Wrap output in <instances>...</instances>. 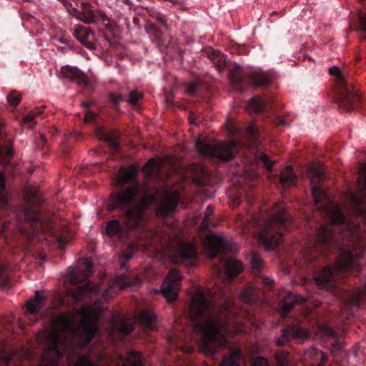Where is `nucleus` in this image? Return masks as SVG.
<instances>
[{"instance_id":"1","label":"nucleus","mask_w":366,"mask_h":366,"mask_svg":"<svg viewBox=\"0 0 366 366\" xmlns=\"http://www.w3.org/2000/svg\"><path fill=\"white\" fill-rule=\"evenodd\" d=\"M331 223L319 225L315 231L313 242L307 248L305 260L312 267H319V259H326L330 254H335V264L320 268L314 274L315 284L320 289L332 290L335 286L336 273L357 272L360 267L355 255L350 248V242L357 237L360 232L358 224L346 220L341 209L337 207L328 211Z\"/></svg>"},{"instance_id":"2","label":"nucleus","mask_w":366,"mask_h":366,"mask_svg":"<svg viewBox=\"0 0 366 366\" xmlns=\"http://www.w3.org/2000/svg\"><path fill=\"white\" fill-rule=\"evenodd\" d=\"M121 186L128 187L121 192H112L108 210L116 209L121 211L120 219H112L107 222L105 231L109 237H117L121 241L130 239L134 230L139 227L144 219V209L153 200L150 194H144L140 204H137L141 197L143 187L137 179V170L133 167L122 169L117 177Z\"/></svg>"},{"instance_id":"3","label":"nucleus","mask_w":366,"mask_h":366,"mask_svg":"<svg viewBox=\"0 0 366 366\" xmlns=\"http://www.w3.org/2000/svg\"><path fill=\"white\" fill-rule=\"evenodd\" d=\"M227 306L217 307L210 290L197 287L188 307L193 330L201 337V345L207 355H214L230 347L226 337Z\"/></svg>"},{"instance_id":"4","label":"nucleus","mask_w":366,"mask_h":366,"mask_svg":"<svg viewBox=\"0 0 366 366\" xmlns=\"http://www.w3.org/2000/svg\"><path fill=\"white\" fill-rule=\"evenodd\" d=\"M13 224L28 237L37 235L45 231L44 220L39 212L26 206L11 208L6 187L4 175L0 172V227L1 232Z\"/></svg>"},{"instance_id":"5","label":"nucleus","mask_w":366,"mask_h":366,"mask_svg":"<svg viewBox=\"0 0 366 366\" xmlns=\"http://www.w3.org/2000/svg\"><path fill=\"white\" fill-rule=\"evenodd\" d=\"M73 330L74 323L66 315L61 314L52 320L51 327L39 336V341L44 345L39 366H59L63 357L59 345Z\"/></svg>"},{"instance_id":"6","label":"nucleus","mask_w":366,"mask_h":366,"mask_svg":"<svg viewBox=\"0 0 366 366\" xmlns=\"http://www.w3.org/2000/svg\"><path fill=\"white\" fill-rule=\"evenodd\" d=\"M254 221L258 227L259 241L266 249L273 250L281 244L284 232L288 230L290 216L284 204H277L266 219Z\"/></svg>"},{"instance_id":"7","label":"nucleus","mask_w":366,"mask_h":366,"mask_svg":"<svg viewBox=\"0 0 366 366\" xmlns=\"http://www.w3.org/2000/svg\"><path fill=\"white\" fill-rule=\"evenodd\" d=\"M252 272L254 276V285L245 287L239 295L242 302L254 305L260 300L259 293H265L274 285V280L263 273L264 262L261 257L252 252L249 257Z\"/></svg>"},{"instance_id":"8","label":"nucleus","mask_w":366,"mask_h":366,"mask_svg":"<svg viewBox=\"0 0 366 366\" xmlns=\"http://www.w3.org/2000/svg\"><path fill=\"white\" fill-rule=\"evenodd\" d=\"M85 269L83 271L69 268L67 278L69 282L74 285L84 282L81 285H77L69 289L67 293L74 302H80L84 297L97 296L102 293L100 285L94 284L88 280L89 275L92 272L93 263L89 260H84Z\"/></svg>"},{"instance_id":"9","label":"nucleus","mask_w":366,"mask_h":366,"mask_svg":"<svg viewBox=\"0 0 366 366\" xmlns=\"http://www.w3.org/2000/svg\"><path fill=\"white\" fill-rule=\"evenodd\" d=\"M329 73L335 77L337 92L335 99L339 107L343 111L350 112L359 107L361 99L357 91L344 76L340 68L332 66L329 69Z\"/></svg>"},{"instance_id":"10","label":"nucleus","mask_w":366,"mask_h":366,"mask_svg":"<svg viewBox=\"0 0 366 366\" xmlns=\"http://www.w3.org/2000/svg\"><path fill=\"white\" fill-rule=\"evenodd\" d=\"M195 147L199 154L206 158H214L222 161L232 159L238 151L237 143L231 141L229 142H207L198 139Z\"/></svg>"},{"instance_id":"11","label":"nucleus","mask_w":366,"mask_h":366,"mask_svg":"<svg viewBox=\"0 0 366 366\" xmlns=\"http://www.w3.org/2000/svg\"><path fill=\"white\" fill-rule=\"evenodd\" d=\"M68 13L84 21L86 24H95L97 19L99 18L103 22L109 21V16L102 11H94L92 5L85 1L81 3V10L77 9L73 4H66Z\"/></svg>"},{"instance_id":"12","label":"nucleus","mask_w":366,"mask_h":366,"mask_svg":"<svg viewBox=\"0 0 366 366\" xmlns=\"http://www.w3.org/2000/svg\"><path fill=\"white\" fill-rule=\"evenodd\" d=\"M204 247L206 254L211 259L219 254L223 256L232 250L226 239L217 235H208L204 241Z\"/></svg>"},{"instance_id":"13","label":"nucleus","mask_w":366,"mask_h":366,"mask_svg":"<svg viewBox=\"0 0 366 366\" xmlns=\"http://www.w3.org/2000/svg\"><path fill=\"white\" fill-rule=\"evenodd\" d=\"M182 282L179 272L175 269H171L166 276L161 286L163 295L170 302L177 298V293Z\"/></svg>"},{"instance_id":"14","label":"nucleus","mask_w":366,"mask_h":366,"mask_svg":"<svg viewBox=\"0 0 366 366\" xmlns=\"http://www.w3.org/2000/svg\"><path fill=\"white\" fill-rule=\"evenodd\" d=\"M366 298V285L362 290L348 292L341 302L342 310L348 316H355Z\"/></svg>"},{"instance_id":"15","label":"nucleus","mask_w":366,"mask_h":366,"mask_svg":"<svg viewBox=\"0 0 366 366\" xmlns=\"http://www.w3.org/2000/svg\"><path fill=\"white\" fill-rule=\"evenodd\" d=\"M309 337L307 331L297 325H288L282 330V334L276 340V345L283 347L292 340H305Z\"/></svg>"},{"instance_id":"16","label":"nucleus","mask_w":366,"mask_h":366,"mask_svg":"<svg viewBox=\"0 0 366 366\" xmlns=\"http://www.w3.org/2000/svg\"><path fill=\"white\" fill-rule=\"evenodd\" d=\"M73 35L89 49H96V35L89 28L76 24L73 29Z\"/></svg>"},{"instance_id":"17","label":"nucleus","mask_w":366,"mask_h":366,"mask_svg":"<svg viewBox=\"0 0 366 366\" xmlns=\"http://www.w3.org/2000/svg\"><path fill=\"white\" fill-rule=\"evenodd\" d=\"M61 74L70 81L76 82L79 85L86 88L91 87V83L87 76L78 68L64 66L61 69Z\"/></svg>"},{"instance_id":"18","label":"nucleus","mask_w":366,"mask_h":366,"mask_svg":"<svg viewBox=\"0 0 366 366\" xmlns=\"http://www.w3.org/2000/svg\"><path fill=\"white\" fill-rule=\"evenodd\" d=\"M178 201V198L175 196H165L164 197L162 198L157 207V214L162 217H168L177 208Z\"/></svg>"},{"instance_id":"19","label":"nucleus","mask_w":366,"mask_h":366,"mask_svg":"<svg viewBox=\"0 0 366 366\" xmlns=\"http://www.w3.org/2000/svg\"><path fill=\"white\" fill-rule=\"evenodd\" d=\"M197 249L194 244H181L176 250L174 261L182 263L186 260L192 259L196 257Z\"/></svg>"},{"instance_id":"20","label":"nucleus","mask_w":366,"mask_h":366,"mask_svg":"<svg viewBox=\"0 0 366 366\" xmlns=\"http://www.w3.org/2000/svg\"><path fill=\"white\" fill-rule=\"evenodd\" d=\"M205 54L219 71H222L225 68L227 65V58L224 54L212 48L207 49Z\"/></svg>"},{"instance_id":"21","label":"nucleus","mask_w":366,"mask_h":366,"mask_svg":"<svg viewBox=\"0 0 366 366\" xmlns=\"http://www.w3.org/2000/svg\"><path fill=\"white\" fill-rule=\"evenodd\" d=\"M304 301V298L297 297L292 292H287L284 298L279 302L278 305L281 311L286 315L292 310L295 304Z\"/></svg>"},{"instance_id":"22","label":"nucleus","mask_w":366,"mask_h":366,"mask_svg":"<svg viewBox=\"0 0 366 366\" xmlns=\"http://www.w3.org/2000/svg\"><path fill=\"white\" fill-rule=\"evenodd\" d=\"M45 298L39 292H36L35 297L26 303L27 312L33 316H37L44 305Z\"/></svg>"},{"instance_id":"23","label":"nucleus","mask_w":366,"mask_h":366,"mask_svg":"<svg viewBox=\"0 0 366 366\" xmlns=\"http://www.w3.org/2000/svg\"><path fill=\"white\" fill-rule=\"evenodd\" d=\"M229 78L234 87L241 90L243 89L244 76L239 65L234 64L229 69Z\"/></svg>"},{"instance_id":"24","label":"nucleus","mask_w":366,"mask_h":366,"mask_svg":"<svg viewBox=\"0 0 366 366\" xmlns=\"http://www.w3.org/2000/svg\"><path fill=\"white\" fill-rule=\"evenodd\" d=\"M81 327L86 335L83 346L86 347L91 342L94 335L99 332V327L96 322L88 320H84Z\"/></svg>"},{"instance_id":"25","label":"nucleus","mask_w":366,"mask_h":366,"mask_svg":"<svg viewBox=\"0 0 366 366\" xmlns=\"http://www.w3.org/2000/svg\"><path fill=\"white\" fill-rule=\"evenodd\" d=\"M297 179V177L292 167H287L280 173V182L284 187L295 185Z\"/></svg>"},{"instance_id":"26","label":"nucleus","mask_w":366,"mask_h":366,"mask_svg":"<svg viewBox=\"0 0 366 366\" xmlns=\"http://www.w3.org/2000/svg\"><path fill=\"white\" fill-rule=\"evenodd\" d=\"M138 321L146 328L153 330L155 327L156 315L151 311L143 310L137 315Z\"/></svg>"},{"instance_id":"27","label":"nucleus","mask_w":366,"mask_h":366,"mask_svg":"<svg viewBox=\"0 0 366 366\" xmlns=\"http://www.w3.org/2000/svg\"><path fill=\"white\" fill-rule=\"evenodd\" d=\"M243 266L240 261L230 259L225 263V273L228 278L233 279L242 271Z\"/></svg>"},{"instance_id":"28","label":"nucleus","mask_w":366,"mask_h":366,"mask_svg":"<svg viewBox=\"0 0 366 366\" xmlns=\"http://www.w3.org/2000/svg\"><path fill=\"white\" fill-rule=\"evenodd\" d=\"M248 79L254 86L266 87L271 81V78L264 72L252 73L248 76Z\"/></svg>"},{"instance_id":"29","label":"nucleus","mask_w":366,"mask_h":366,"mask_svg":"<svg viewBox=\"0 0 366 366\" xmlns=\"http://www.w3.org/2000/svg\"><path fill=\"white\" fill-rule=\"evenodd\" d=\"M13 155L12 142L10 140L0 145V158L2 164H7Z\"/></svg>"},{"instance_id":"30","label":"nucleus","mask_w":366,"mask_h":366,"mask_svg":"<svg viewBox=\"0 0 366 366\" xmlns=\"http://www.w3.org/2000/svg\"><path fill=\"white\" fill-rule=\"evenodd\" d=\"M247 107L254 112L264 113L266 110V102L261 97L256 96L249 100Z\"/></svg>"},{"instance_id":"31","label":"nucleus","mask_w":366,"mask_h":366,"mask_svg":"<svg viewBox=\"0 0 366 366\" xmlns=\"http://www.w3.org/2000/svg\"><path fill=\"white\" fill-rule=\"evenodd\" d=\"M355 29L360 32V39L366 41V11H360L358 13Z\"/></svg>"},{"instance_id":"32","label":"nucleus","mask_w":366,"mask_h":366,"mask_svg":"<svg viewBox=\"0 0 366 366\" xmlns=\"http://www.w3.org/2000/svg\"><path fill=\"white\" fill-rule=\"evenodd\" d=\"M117 327L120 333L128 335L134 330L135 322L130 318L121 319Z\"/></svg>"},{"instance_id":"33","label":"nucleus","mask_w":366,"mask_h":366,"mask_svg":"<svg viewBox=\"0 0 366 366\" xmlns=\"http://www.w3.org/2000/svg\"><path fill=\"white\" fill-rule=\"evenodd\" d=\"M46 107H37L34 109L29 112L23 119V123L28 124L29 127H32L36 124L35 118L44 112V109Z\"/></svg>"},{"instance_id":"34","label":"nucleus","mask_w":366,"mask_h":366,"mask_svg":"<svg viewBox=\"0 0 366 366\" xmlns=\"http://www.w3.org/2000/svg\"><path fill=\"white\" fill-rule=\"evenodd\" d=\"M239 357L240 353L238 351H233L228 356H224L220 366H239L237 361Z\"/></svg>"},{"instance_id":"35","label":"nucleus","mask_w":366,"mask_h":366,"mask_svg":"<svg viewBox=\"0 0 366 366\" xmlns=\"http://www.w3.org/2000/svg\"><path fill=\"white\" fill-rule=\"evenodd\" d=\"M312 195L317 205V204L326 203L328 201V197L325 192L317 186L312 187Z\"/></svg>"},{"instance_id":"36","label":"nucleus","mask_w":366,"mask_h":366,"mask_svg":"<svg viewBox=\"0 0 366 366\" xmlns=\"http://www.w3.org/2000/svg\"><path fill=\"white\" fill-rule=\"evenodd\" d=\"M100 139L106 141L114 151L117 152L119 149V143L117 141V137L114 135L109 133H102L100 136Z\"/></svg>"},{"instance_id":"37","label":"nucleus","mask_w":366,"mask_h":366,"mask_svg":"<svg viewBox=\"0 0 366 366\" xmlns=\"http://www.w3.org/2000/svg\"><path fill=\"white\" fill-rule=\"evenodd\" d=\"M143 98L142 93L137 90H131L129 92V97L126 100L129 104L136 109L139 108V102Z\"/></svg>"},{"instance_id":"38","label":"nucleus","mask_w":366,"mask_h":366,"mask_svg":"<svg viewBox=\"0 0 366 366\" xmlns=\"http://www.w3.org/2000/svg\"><path fill=\"white\" fill-rule=\"evenodd\" d=\"M127 362L129 366H144L142 354L136 351H132L129 353Z\"/></svg>"},{"instance_id":"39","label":"nucleus","mask_w":366,"mask_h":366,"mask_svg":"<svg viewBox=\"0 0 366 366\" xmlns=\"http://www.w3.org/2000/svg\"><path fill=\"white\" fill-rule=\"evenodd\" d=\"M214 214V206L209 204L204 212V218L202 222V226L204 229H207L210 226V217Z\"/></svg>"},{"instance_id":"40","label":"nucleus","mask_w":366,"mask_h":366,"mask_svg":"<svg viewBox=\"0 0 366 366\" xmlns=\"http://www.w3.org/2000/svg\"><path fill=\"white\" fill-rule=\"evenodd\" d=\"M247 133L254 145H257L259 142L258 129L253 124H249L247 127Z\"/></svg>"},{"instance_id":"41","label":"nucleus","mask_w":366,"mask_h":366,"mask_svg":"<svg viewBox=\"0 0 366 366\" xmlns=\"http://www.w3.org/2000/svg\"><path fill=\"white\" fill-rule=\"evenodd\" d=\"M194 181L198 185H204L207 182V174L205 169L202 167L199 169V174H194Z\"/></svg>"},{"instance_id":"42","label":"nucleus","mask_w":366,"mask_h":366,"mask_svg":"<svg viewBox=\"0 0 366 366\" xmlns=\"http://www.w3.org/2000/svg\"><path fill=\"white\" fill-rule=\"evenodd\" d=\"M144 168L146 170L147 175L152 176L159 170V165L154 159H151L145 164Z\"/></svg>"},{"instance_id":"43","label":"nucleus","mask_w":366,"mask_h":366,"mask_svg":"<svg viewBox=\"0 0 366 366\" xmlns=\"http://www.w3.org/2000/svg\"><path fill=\"white\" fill-rule=\"evenodd\" d=\"M7 101L12 107H16L21 102V94L16 91H12L7 95Z\"/></svg>"},{"instance_id":"44","label":"nucleus","mask_w":366,"mask_h":366,"mask_svg":"<svg viewBox=\"0 0 366 366\" xmlns=\"http://www.w3.org/2000/svg\"><path fill=\"white\" fill-rule=\"evenodd\" d=\"M257 156L258 159L263 163L267 169L271 171L274 162L272 161L269 156L264 152H259Z\"/></svg>"},{"instance_id":"45","label":"nucleus","mask_w":366,"mask_h":366,"mask_svg":"<svg viewBox=\"0 0 366 366\" xmlns=\"http://www.w3.org/2000/svg\"><path fill=\"white\" fill-rule=\"evenodd\" d=\"M312 174V183L315 184L316 182L322 181L325 178V173L317 167L311 168Z\"/></svg>"},{"instance_id":"46","label":"nucleus","mask_w":366,"mask_h":366,"mask_svg":"<svg viewBox=\"0 0 366 366\" xmlns=\"http://www.w3.org/2000/svg\"><path fill=\"white\" fill-rule=\"evenodd\" d=\"M109 100L113 104V107L118 110L119 103L123 101L122 96L121 94H117L114 93H110L109 94Z\"/></svg>"},{"instance_id":"47","label":"nucleus","mask_w":366,"mask_h":366,"mask_svg":"<svg viewBox=\"0 0 366 366\" xmlns=\"http://www.w3.org/2000/svg\"><path fill=\"white\" fill-rule=\"evenodd\" d=\"M118 19L122 26H125L128 30L132 29L129 17L125 16L124 14H120L118 16Z\"/></svg>"},{"instance_id":"48","label":"nucleus","mask_w":366,"mask_h":366,"mask_svg":"<svg viewBox=\"0 0 366 366\" xmlns=\"http://www.w3.org/2000/svg\"><path fill=\"white\" fill-rule=\"evenodd\" d=\"M247 51V49L245 46L239 44L234 46L232 51V52H237L239 54H245Z\"/></svg>"},{"instance_id":"49","label":"nucleus","mask_w":366,"mask_h":366,"mask_svg":"<svg viewBox=\"0 0 366 366\" xmlns=\"http://www.w3.org/2000/svg\"><path fill=\"white\" fill-rule=\"evenodd\" d=\"M274 123L277 125V126H287L289 125V122H287V120L286 119V118L285 117H282V116H277L274 118Z\"/></svg>"},{"instance_id":"50","label":"nucleus","mask_w":366,"mask_h":366,"mask_svg":"<svg viewBox=\"0 0 366 366\" xmlns=\"http://www.w3.org/2000/svg\"><path fill=\"white\" fill-rule=\"evenodd\" d=\"M253 366H268L267 360L262 357H258L254 361Z\"/></svg>"},{"instance_id":"51","label":"nucleus","mask_w":366,"mask_h":366,"mask_svg":"<svg viewBox=\"0 0 366 366\" xmlns=\"http://www.w3.org/2000/svg\"><path fill=\"white\" fill-rule=\"evenodd\" d=\"M107 23L104 24V27L107 31L114 33L116 31L117 25L115 23H111L110 19H109V21H107Z\"/></svg>"},{"instance_id":"52","label":"nucleus","mask_w":366,"mask_h":366,"mask_svg":"<svg viewBox=\"0 0 366 366\" xmlns=\"http://www.w3.org/2000/svg\"><path fill=\"white\" fill-rule=\"evenodd\" d=\"M157 21L164 26H167V19L164 15L162 14H157L156 16Z\"/></svg>"},{"instance_id":"53","label":"nucleus","mask_w":366,"mask_h":366,"mask_svg":"<svg viewBox=\"0 0 366 366\" xmlns=\"http://www.w3.org/2000/svg\"><path fill=\"white\" fill-rule=\"evenodd\" d=\"M197 85L195 84H189L187 88V92L189 94L193 95L197 91Z\"/></svg>"},{"instance_id":"54","label":"nucleus","mask_w":366,"mask_h":366,"mask_svg":"<svg viewBox=\"0 0 366 366\" xmlns=\"http://www.w3.org/2000/svg\"><path fill=\"white\" fill-rule=\"evenodd\" d=\"M122 257L125 258L126 260H129L133 257V252L131 248H129V249L126 252H124L122 254Z\"/></svg>"},{"instance_id":"55","label":"nucleus","mask_w":366,"mask_h":366,"mask_svg":"<svg viewBox=\"0 0 366 366\" xmlns=\"http://www.w3.org/2000/svg\"><path fill=\"white\" fill-rule=\"evenodd\" d=\"M117 284L118 285H122V288H124V287H127L129 285V283H127V282H125V280H124V277L123 276H121L118 280H117Z\"/></svg>"},{"instance_id":"56","label":"nucleus","mask_w":366,"mask_h":366,"mask_svg":"<svg viewBox=\"0 0 366 366\" xmlns=\"http://www.w3.org/2000/svg\"><path fill=\"white\" fill-rule=\"evenodd\" d=\"M287 353L285 354L282 356L277 357V361L280 365H284L287 362Z\"/></svg>"},{"instance_id":"57","label":"nucleus","mask_w":366,"mask_h":366,"mask_svg":"<svg viewBox=\"0 0 366 366\" xmlns=\"http://www.w3.org/2000/svg\"><path fill=\"white\" fill-rule=\"evenodd\" d=\"M132 22L134 24V25L137 28H140V19L139 18H138L137 16H134L133 17L132 19Z\"/></svg>"},{"instance_id":"58","label":"nucleus","mask_w":366,"mask_h":366,"mask_svg":"<svg viewBox=\"0 0 366 366\" xmlns=\"http://www.w3.org/2000/svg\"><path fill=\"white\" fill-rule=\"evenodd\" d=\"M189 120L190 122V124H197L198 122H200V120H196L192 117V114L189 115Z\"/></svg>"},{"instance_id":"59","label":"nucleus","mask_w":366,"mask_h":366,"mask_svg":"<svg viewBox=\"0 0 366 366\" xmlns=\"http://www.w3.org/2000/svg\"><path fill=\"white\" fill-rule=\"evenodd\" d=\"M123 3L126 5H128L129 7V9L132 8V1L130 0H123Z\"/></svg>"},{"instance_id":"60","label":"nucleus","mask_w":366,"mask_h":366,"mask_svg":"<svg viewBox=\"0 0 366 366\" xmlns=\"http://www.w3.org/2000/svg\"><path fill=\"white\" fill-rule=\"evenodd\" d=\"M108 292H109L108 290L103 291L102 294V297H104L105 299L107 298Z\"/></svg>"},{"instance_id":"61","label":"nucleus","mask_w":366,"mask_h":366,"mask_svg":"<svg viewBox=\"0 0 366 366\" xmlns=\"http://www.w3.org/2000/svg\"><path fill=\"white\" fill-rule=\"evenodd\" d=\"M322 365H323L326 362L327 358L325 357V355L323 354L322 355Z\"/></svg>"},{"instance_id":"62","label":"nucleus","mask_w":366,"mask_h":366,"mask_svg":"<svg viewBox=\"0 0 366 366\" xmlns=\"http://www.w3.org/2000/svg\"><path fill=\"white\" fill-rule=\"evenodd\" d=\"M160 35H161V32L159 30H157L156 31V36L159 38V37H160Z\"/></svg>"},{"instance_id":"63","label":"nucleus","mask_w":366,"mask_h":366,"mask_svg":"<svg viewBox=\"0 0 366 366\" xmlns=\"http://www.w3.org/2000/svg\"><path fill=\"white\" fill-rule=\"evenodd\" d=\"M84 106L86 108L89 107L90 104L89 103H84Z\"/></svg>"},{"instance_id":"64","label":"nucleus","mask_w":366,"mask_h":366,"mask_svg":"<svg viewBox=\"0 0 366 366\" xmlns=\"http://www.w3.org/2000/svg\"><path fill=\"white\" fill-rule=\"evenodd\" d=\"M4 271V267L2 265L0 264V274L2 273Z\"/></svg>"}]
</instances>
